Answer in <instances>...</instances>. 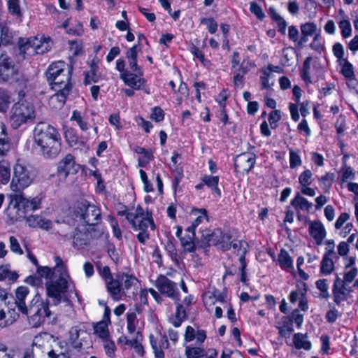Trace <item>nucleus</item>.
Returning <instances> with one entry per match:
<instances>
[{
    "instance_id": "nucleus-1",
    "label": "nucleus",
    "mask_w": 358,
    "mask_h": 358,
    "mask_svg": "<svg viewBox=\"0 0 358 358\" xmlns=\"http://www.w3.org/2000/svg\"><path fill=\"white\" fill-rule=\"evenodd\" d=\"M34 138L45 158H55L60 152L61 137L54 127L44 122L38 123L34 130Z\"/></svg>"
},
{
    "instance_id": "nucleus-2",
    "label": "nucleus",
    "mask_w": 358,
    "mask_h": 358,
    "mask_svg": "<svg viewBox=\"0 0 358 358\" xmlns=\"http://www.w3.org/2000/svg\"><path fill=\"white\" fill-rule=\"evenodd\" d=\"M118 215H124L131 228L134 231H139L137 238L142 243L149 238V228L152 231L155 229L152 214L148 211H145L139 206L133 209L119 211Z\"/></svg>"
},
{
    "instance_id": "nucleus-3",
    "label": "nucleus",
    "mask_w": 358,
    "mask_h": 358,
    "mask_svg": "<svg viewBox=\"0 0 358 358\" xmlns=\"http://www.w3.org/2000/svg\"><path fill=\"white\" fill-rule=\"evenodd\" d=\"M18 95L20 101L13 106L10 111V123L14 129L33 122L36 117L35 107L31 101L25 99L24 91H20Z\"/></svg>"
},
{
    "instance_id": "nucleus-4",
    "label": "nucleus",
    "mask_w": 358,
    "mask_h": 358,
    "mask_svg": "<svg viewBox=\"0 0 358 358\" xmlns=\"http://www.w3.org/2000/svg\"><path fill=\"white\" fill-rule=\"evenodd\" d=\"M69 214L64 215L62 222L71 224L73 222L88 225H94L100 220V210L94 205L90 204L86 201L78 202L71 212L68 210Z\"/></svg>"
},
{
    "instance_id": "nucleus-5",
    "label": "nucleus",
    "mask_w": 358,
    "mask_h": 358,
    "mask_svg": "<svg viewBox=\"0 0 358 358\" xmlns=\"http://www.w3.org/2000/svg\"><path fill=\"white\" fill-rule=\"evenodd\" d=\"M52 89L69 87L71 71L64 62L58 61L50 64L46 73Z\"/></svg>"
},
{
    "instance_id": "nucleus-6",
    "label": "nucleus",
    "mask_w": 358,
    "mask_h": 358,
    "mask_svg": "<svg viewBox=\"0 0 358 358\" xmlns=\"http://www.w3.org/2000/svg\"><path fill=\"white\" fill-rule=\"evenodd\" d=\"M203 301L209 312L214 310L217 318H220L222 316V310H225L230 305L227 294L217 289L204 293Z\"/></svg>"
},
{
    "instance_id": "nucleus-7",
    "label": "nucleus",
    "mask_w": 358,
    "mask_h": 358,
    "mask_svg": "<svg viewBox=\"0 0 358 358\" xmlns=\"http://www.w3.org/2000/svg\"><path fill=\"white\" fill-rule=\"evenodd\" d=\"M52 45L50 38L43 36L21 39L19 43L20 52L27 55L47 52L51 49Z\"/></svg>"
},
{
    "instance_id": "nucleus-8",
    "label": "nucleus",
    "mask_w": 358,
    "mask_h": 358,
    "mask_svg": "<svg viewBox=\"0 0 358 358\" xmlns=\"http://www.w3.org/2000/svg\"><path fill=\"white\" fill-rule=\"evenodd\" d=\"M13 177L10 189L13 192H20L29 187L33 182V176L27 168L20 161L13 167Z\"/></svg>"
},
{
    "instance_id": "nucleus-9",
    "label": "nucleus",
    "mask_w": 358,
    "mask_h": 358,
    "mask_svg": "<svg viewBox=\"0 0 358 358\" xmlns=\"http://www.w3.org/2000/svg\"><path fill=\"white\" fill-rule=\"evenodd\" d=\"M50 314L48 303L38 298L34 299L31 305L28 308L27 316L29 317V324L33 327H39Z\"/></svg>"
},
{
    "instance_id": "nucleus-10",
    "label": "nucleus",
    "mask_w": 358,
    "mask_h": 358,
    "mask_svg": "<svg viewBox=\"0 0 358 358\" xmlns=\"http://www.w3.org/2000/svg\"><path fill=\"white\" fill-rule=\"evenodd\" d=\"M71 282L70 276L55 277L46 283L47 292L49 297L52 298L55 303H59L67 291Z\"/></svg>"
},
{
    "instance_id": "nucleus-11",
    "label": "nucleus",
    "mask_w": 358,
    "mask_h": 358,
    "mask_svg": "<svg viewBox=\"0 0 358 358\" xmlns=\"http://www.w3.org/2000/svg\"><path fill=\"white\" fill-rule=\"evenodd\" d=\"M203 240L208 245H218L223 250H228L231 248V236L227 234H223L220 230L217 229L213 232L207 231L202 235Z\"/></svg>"
},
{
    "instance_id": "nucleus-12",
    "label": "nucleus",
    "mask_w": 358,
    "mask_h": 358,
    "mask_svg": "<svg viewBox=\"0 0 358 358\" xmlns=\"http://www.w3.org/2000/svg\"><path fill=\"white\" fill-rule=\"evenodd\" d=\"M9 199L6 214L10 219L17 220L24 217L26 213L23 207V196L22 194L10 195Z\"/></svg>"
},
{
    "instance_id": "nucleus-13",
    "label": "nucleus",
    "mask_w": 358,
    "mask_h": 358,
    "mask_svg": "<svg viewBox=\"0 0 358 358\" xmlns=\"http://www.w3.org/2000/svg\"><path fill=\"white\" fill-rule=\"evenodd\" d=\"M18 74L13 59L7 55L0 56V78L4 81L14 80Z\"/></svg>"
},
{
    "instance_id": "nucleus-14",
    "label": "nucleus",
    "mask_w": 358,
    "mask_h": 358,
    "mask_svg": "<svg viewBox=\"0 0 358 358\" xmlns=\"http://www.w3.org/2000/svg\"><path fill=\"white\" fill-rule=\"evenodd\" d=\"M155 285L162 294L173 300H178L177 285L166 276H159L155 281Z\"/></svg>"
},
{
    "instance_id": "nucleus-15",
    "label": "nucleus",
    "mask_w": 358,
    "mask_h": 358,
    "mask_svg": "<svg viewBox=\"0 0 358 358\" xmlns=\"http://www.w3.org/2000/svg\"><path fill=\"white\" fill-rule=\"evenodd\" d=\"M52 339V336L47 334H45L43 336H36L33 341L31 353L37 358L48 357V350H50Z\"/></svg>"
},
{
    "instance_id": "nucleus-16",
    "label": "nucleus",
    "mask_w": 358,
    "mask_h": 358,
    "mask_svg": "<svg viewBox=\"0 0 358 358\" xmlns=\"http://www.w3.org/2000/svg\"><path fill=\"white\" fill-rule=\"evenodd\" d=\"M120 78L124 83L132 88L133 90H139L143 89V86L145 83L142 71L125 72L120 75Z\"/></svg>"
},
{
    "instance_id": "nucleus-17",
    "label": "nucleus",
    "mask_w": 358,
    "mask_h": 358,
    "mask_svg": "<svg viewBox=\"0 0 358 358\" xmlns=\"http://www.w3.org/2000/svg\"><path fill=\"white\" fill-rule=\"evenodd\" d=\"M255 163V155L250 152L241 154L234 160L236 170L241 173H248L253 167Z\"/></svg>"
},
{
    "instance_id": "nucleus-18",
    "label": "nucleus",
    "mask_w": 358,
    "mask_h": 358,
    "mask_svg": "<svg viewBox=\"0 0 358 358\" xmlns=\"http://www.w3.org/2000/svg\"><path fill=\"white\" fill-rule=\"evenodd\" d=\"M335 243L332 239H328L324 242V255L321 262V272L323 274H329L334 269V263L329 257L334 252Z\"/></svg>"
},
{
    "instance_id": "nucleus-19",
    "label": "nucleus",
    "mask_w": 358,
    "mask_h": 358,
    "mask_svg": "<svg viewBox=\"0 0 358 358\" xmlns=\"http://www.w3.org/2000/svg\"><path fill=\"white\" fill-rule=\"evenodd\" d=\"M358 274L356 266V259L354 257H346L344 259L343 281L344 284L352 282Z\"/></svg>"
},
{
    "instance_id": "nucleus-20",
    "label": "nucleus",
    "mask_w": 358,
    "mask_h": 358,
    "mask_svg": "<svg viewBox=\"0 0 358 358\" xmlns=\"http://www.w3.org/2000/svg\"><path fill=\"white\" fill-rule=\"evenodd\" d=\"M78 166L74 162L71 155H67L58 164L57 171L59 175L65 178L69 174L77 172Z\"/></svg>"
},
{
    "instance_id": "nucleus-21",
    "label": "nucleus",
    "mask_w": 358,
    "mask_h": 358,
    "mask_svg": "<svg viewBox=\"0 0 358 358\" xmlns=\"http://www.w3.org/2000/svg\"><path fill=\"white\" fill-rule=\"evenodd\" d=\"M190 217L192 219V224L187 228V231L194 235L195 229L200 224L208 221L207 211L205 208H194L191 210Z\"/></svg>"
},
{
    "instance_id": "nucleus-22",
    "label": "nucleus",
    "mask_w": 358,
    "mask_h": 358,
    "mask_svg": "<svg viewBox=\"0 0 358 358\" xmlns=\"http://www.w3.org/2000/svg\"><path fill=\"white\" fill-rule=\"evenodd\" d=\"M29 293V289L27 287L20 286L15 292V304L22 314L28 315V308L26 305L25 299Z\"/></svg>"
},
{
    "instance_id": "nucleus-23",
    "label": "nucleus",
    "mask_w": 358,
    "mask_h": 358,
    "mask_svg": "<svg viewBox=\"0 0 358 358\" xmlns=\"http://www.w3.org/2000/svg\"><path fill=\"white\" fill-rule=\"evenodd\" d=\"M108 292L114 301H120L123 295L119 275L105 283Z\"/></svg>"
},
{
    "instance_id": "nucleus-24",
    "label": "nucleus",
    "mask_w": 358,
    "mask_h": 358,
    "mask_svg": "<svg viewBox=\"0 0 358 358\" xmlns=\"http://www.w3.org/2000/svg\"><path fill=\"white\" fill-rule=\"evenodd\" d=\"M54 90L55 91H57V93L50 97V105L56 109L60 108L65 103L66 98L70 92V87H57V89H54Z\"/></svg>"
},
{
    "instance_id": "nucleus-25",
    "label": "nucleus",
    "mask_w": 358,
    "mask_h": 358,
    "mask_svg": "<svg viewBox=\"0 0 358 358\" xmlns=\"http://www.w3.org/2000/svg\"><path fill=\"white\" fill-rule=\"evenodd\" d=\"M71 120L76 123L80 130L87 133L92 127L91 121L89 116L79 110H73L71 117Z\"/></svg>"
},
{
    "instance_id": "nucleus-26",
    "label": "nucleus",
    "mask_w": 358,
    "mask_h": 358,
    "mask_svg": "<svg viewBox=\"0 0 358 358\" xmlns=\"http://www.w3.org/2000/svg\"><path fill=\"white\" fill-rule=\"evenodd\" d=\"M90 234L83 228L76 229L73 236V245L75 248L80 250L89 244Z\"/></svg>"
},
{
    "instance_id": "nucleus-27",
    "label": "nucleus",
    "mask_w": 358,
    "mask_h": 358,
    "mask_svg": "<svg viewBox=\"0 0 358 358\" xmlns=\"http://www.w3.org/2000/svg\"><path fill=\"white\" fill-rule=\"evenodd\" d=\"M206 338V331L201 329H195L191 326H187L184 335V340L186 343H189L196 340V343L200 345L203 343Z\"/></svg>"
},
{
    "instance_id": "nucleus-28",
    "label": "nucleus",
    "mask_w": 358,
    "mask_h": 358,
    "mask_svg": "<svg viewBox=\"0 0 358 358\" xmlns=\"http://www.w3.org/2000/svg\"><path fill=\"white\" fill-rule=\"evenodd\" d=\"M85 334V329L83 325L79 324L71 328L69 331V342L75 348L82 346V339L80 338Z\"/></svg>"
},
{
    "instance_id": "nucleus-29",
    "label": "nucleus",
    "mask_w": 358,
    "mask_h": 358,
    "mask_svg": "<svg viewBox=\"0 0 358 358\" xmlns=\"http://www.w3.org/2000/svg\"><path fill=\"white\" fill-rule=\"evenodd\" d=\"M275 327L282 337L289 338L294 331L292 320L288 317L283 316L280 320L276 322Z\"/></svg>"
},
{
    "instance_id": "nucleus-30",
    "label": "nucleus",
    "mask_w": 358,
    "mask_h": 358,
    "mask_svg": "<svg viewBox=\"0 0 358 358\" xmlns=\"http://www.w3.org/2000/svg\"><path fill=\"white\" fill-rule=\"evenodd\" d=\"M301 185V192L307 196L313 195V189L308 187L312 182V173L310 170H306L301 173L299 178Z\"/></svg>"
},
{
    "instance_id": "nucleus-31",
    "label": "nucleus",
    "mask_w": 358,
    "mask_h": 358,
    "mask_svg": "<svg viewBox=\"0 0 358 358\" xmlns=\"http://www.w3.org/2000/svg\"><path fill=\"white\" fill-rule=\"evenodd\" d=\"M3 305H0V327H5L12 324L18 317V313L14 310H8L6 313Z\"/></svg>"
},
{
    "instance_id": "nucleus-32",
    "label": "nucleus",
    "mask_w": 358,
    "mask_h": 358,
    "mask_svg": "<svg viewBox=\"0 0 358 358\" xmlns=\"http://www.w3.org/2000/svg\"><path fill=\"white\" fill-rule=\"evenodd\" d=\"M346 285L347 284H344L343 280L341 284L336 282L334 285V301L337 304H339L341 301L347 299L348 296L352 292L350 289H348L346 287Z\"/></svg>"
},
{
    "instance_id": "nucleus-33",
    "label": "nucleus",
    "mask_w": 358,
    "mask_h": 358,
    "mask_svg": "<svg viewBox=\"0 0 358 358\" xmlns=\"http://www.w3.org/2000/svg\"><path fill=\"white\" fill-rule=\"evenodd\" d=\"M278 262L282 269L288 272L293 271V259L287 250L282 249L280 251V253L278 255Z\"/></svg>"
},
{
    "instance_id": "nucleus-34",
    "label": "nucleus",
    "mask_w": 358,
    "mask_h": 358,
    "mask_svg": "<svg viewBox=\"0 0 358 358\" xmlns=\"http://www.w3.org/2000/svg\"><path fill=\"white\" fill-rule=\"evenodd\" d=\"M27 222L31 227H40L43 229L51 228L52 222L40 215H31L27 218Z\"/></svg>"
},
{
    "instance_id": "nucleus-35",
    "label": "nucleus",
    "mask_w": 358,
    "mask_h": 358,
    "mask_svg": "<svg viewBox=\"0 0 358 358\" xmlns=\"http://www.w3.org/2000/svg\"><path fill=\"white\" fill-rule=\"evenodd\" d=\"M62 27L69 34L80 36L83 34V24L79 22H73L71 19L66 20L62 24Z\"/></svg>"
},
{
    "instance_id": "nucleus-36",
    "label": "nucleus",
    "mask_w": 358,
    "mask_h": 358,
    "mask_svg": "<svg viewBox=\"0 0 358 358\" xmlns=\"http://www.w3.org/2000/svg\"><path fill=\"white\" fill-rule=\"evenodd\" d=\"M107 321H101L94 327V334L103 341L110 338Z\"/></svg>"
},
{
    "instance_id": "nucleus-37",
    "label": "nucleus",
    "mask_w": 358,
    "mask_h": 358,
    "mask_svg": "<svg viewBox=\"0 0 358 358\" xmlns=\"http://www.w3.org/2000/svg\"><path fill=\"white\" fill-rule=\"evenodd\" d=\"M326 236L327 231L324 225L321 222L315 220V244L324 245Z\"/></svg>"
},
{
    "instance_id": "nucleus-38",
    "label": "nucleus",
    "mask_w": 358,
    "mask_h": 358,
    "mask_svg": "<svg viewBox=\"0 0 358 358\" xmlns=\"http://www.w3.org/2000/svg\"><path fill=\"white\" fill-rule=\"evenodd\" d=\"M301 36L298 41V46H303L313 35V23L308 22L301 26Z\"/></svg>"
},
{
    "instance_id": "nucleus-39",
    "label": "nucleus",
    "mask_w": 358,
    "mask_h": 358,
    "mask_svg": "<svg viewBox=\"0 0 358 358\" xmlns=\"http://www.w3.org/2000/svg\"><path fill=\"white\" fill-rule=\"evenodd\" d=\"M202 182L207 185L213 193H215L218 197L221 196V191L218 187L219 177L213 176H204Z\"/></svg>"
},
{
    "instance_id": "nucleus-40",
    "label": "nucleus",
    "mask_w": 358,
    "mask_h": 358,
    "mask_svg": "<svg viewBox=\"0 0 358 358\" xmlns=\"http://www.w3.org/2000/svg\"><path fill=\"white\" fill-rule=\"evenodd\" d=\"M122 293L125 294L126 291L131 289L133 287H134L138 283V280L136 278L131 275L128 274H122L119 275Z\"/></svg>"
},
{
    "instance_id": "nucleus-41",
    "label": "nucleus",
    "mask_w": 358,
    "mask_h": 358,
    "mask_svg": "<svg viewBox=\"0 0 358 358\" xmlns=\"http://www.w3.org/2000/svg\"><path fill=\"white\" fill-rule=\"evenodd\" d=\"M10 145L7 134L6 132V126L0 122V156H4L9 150Z\"/></svg>"
},
{
    "instance_id": "nucleus-42",
    "label": "nucleus",
    "mask_w": 358,
    "mask_h": 358,
    "mask_svg": "<svg viewBox=\"0 0 358 358\" xmlns=\"http://www.w3.org/2000/svg\"><path fill=\"white\" fill-rule=\"evenodd\" d=\"M18 277L19 275L16 271H12L9 265L6 264L0 266V281L7 280L15 282Z\"/></svg>"
},
{
    "instance_id": "nucleus-43",
    "label": "nucleus",
    "mask_w": 358,
    "mask_h": 358,
    "mask_svg": "<svg viewBox=\"0 0 358 358\" xmlns=\"http://www.w3.org/2000/svg\"><path fill=\"white\" fill-rule=\"evenodd\" d=\"M341 65V73L348 80V82L355 80V75L353 66L347 59H342L340 62Z\"/></svg>"
},
{
    "instance_id": "nucleus-44",
    "label": "nucleus",
    "mask_w": 358,
    "mask_h": 358,
    "mask_svg": "<svg viewBox=\"0 0 358 358\" xmlns=\"http://www.w3.org/2000/svg\"><path fill=\"white\" fill-rule=\"evenodd\" d=\"M311 62L312 58L308 57L303 62L301 70V76L306 85L311 83Z\"/></svg>"
},
{
    "instance_id": "nucleus-45",
    "label": "nucleus",
    "mask_w": 358,
    "mask_h": 358,
    "mask_svg": "<svg viewBox=\"0 0 358 358\" xmlns=\"http://www.w3.org/2000/svg\"><path fill=\"white\" fill-rule=\"evenodd\" d=\"M205 350L199 346L189 345L185 346V354L187 358H202L204 357Z\"/></svg>"
},
{
    "instance_id": "nucleus-46",
    "label": "nucleus",
    "mask_w": 358,
    "mask_h": 358,
    "mask_svg": "<svg viewBox=\"0 0 358 358\" xmlns=\"http://www.w3.org/2000/svg\"><path fill=\"white\" fill-rule=\"evenodd\" d=\"M293 341L294 346L298 349L310 350L311 348V343L307 341L306 336L303 334H294Z\"/></svg>"
},
{
    "instance_id": "nucleus-47",
    "label": "nucleus",
    "mask_w": 358,
    "mask_h": 358,
    "mask_svg": "<svg viewBox=\"0 0 358 358\" xmlns=\"http://www.w3.org/2000/svg\"><path fill=\"white\" fill-rule=\"evenodd\" d=\"M55 266L54 267V273L55 277L69 276L66 266L64 265L62 259L59 257H55Z\"/></svg>"
},
{
    "instance_id": "nucleus-48",
    "label": "nucleus",
    "mask_w": 358,
    "mask_h": 358,
    "mask_svg": "<svg viewBox=\"0 0 358 358\" xmlns=\"http://www.w3.org/2000/svg\"><path fill=\"white\" fill-rule=\"evenodd\" d=\"M136 315L134 312L127 313V329L130 334L138 335V332L136 331Z\"/></svg>"
},
{
    "instance_id": "nucleus-49",
    "label": "nucleus",
    "mask_w": 358,
    "mask_h": 358,
    "mask_svg": "<svg viewBox=\"0 0 358 358\" xmlns=\"http://www.w3.org/2000/svg\"><path fill=\"white\" fill-rule=\"evenodd\" d=\"M10 177V165L5 161L0 162V182L6 184Z\"/></svg>"
},
{
    "instance_id": "nucleus-50",
    "label": "nucleus",
    "mask_w": 358,
    "mask_h": 358,
    "mask_svg": "<svg viewBox=\"0 0 358 358\" xmlns=\"http://www.w3.org/2000/svg\"><path fill=\"white\" fill-rule=\"evenodd\" d=\"M41 199L38 196L32 198L31 199H26L23 196V207L25 210V213L28 210H35L40 208Z\"/></svg>"
},
{
    "instance_id": "nucleus-51",
    "label": "nucleus",
    "mask_w": 358,
    "mask_h": 358,
    "mask_svg": "<svg viewBox=\"0 0 358 358\" xmlns=\"http://www.w3.org/2000/svg\"><path fill=\"white\" fill-rule=\"evenodd\" d=\"M341 30V34L343 38H348L352 35V25L350 20H338L337 22Z\"/></svg>"
},
{
    "instance_id": "nucleus-52",
    "label": "nucleus",
    "mask_w": 358,
    "mask_h": 358,
    "mask_svg": "<svg viewBox=\"0 0 358 358\" xmlns=\"http://www.w3.org/2000/svg\"><path fill=\"white\" fill-rule=\"evenodd\" d=\"M292 206L296 208H299L302 210H309L311 207V203L308 202L305 198L297 196L292 201Z\"/></svg>"
},
{
    "instance_id": "nucleus-53",
    "label": "nucleus",
    "mask_w": 358,
    "mask_h": 358,
    "mask_svg": "<svg viewBox=\"0 0 358 358\" xmlns=\"http://www.w3.org/2000/svg\"><path fill=\"white\" fill-rule=\"evenodd\" d=\"M316 286L318 290L320 291V294L318 297L324 299V301H327L329 298V287L327 283L326 280H320L316 282Z\"/></svg>"
},
{
    "instance_id": "nucleus-54",
    "label": "nucleus",
    "mask_w": 358,
    "mask_h": 358,
    "mask_svg": "<svg viewBox=\"0 0 358 358\" xmlns=\"http://www.w3.org/2000/svg\"><path fill=\"white\" fill-rule=\"evenodd\" d=\"M12 101L9 93L0 89V112L6 111Z\"/></svg>"
},
{
    "instance_id": "nucleus-55",
    "label": "nucleus",
    "mask_w": 358,
    "mask_h": 358,
    "mask_svg": "<svg viewBox=\"0 0 358 358\" xmlns=\"http://www.w3.org/2000/svg\"><path fill=\"white\" fill-rule=\"evenodd\" d=\"M355 173L350 166H343L339 172V178L341 182L352 180L355 178Z\"/></svg>"
},
{
    "instance_id": "nucleus-56",
    "label": "nucleus",
    "mask_w": 358,
    "mask_h": 358,
    "mask_svg": "<svg viewBox=\"0 0 358 358\" xmlns=\"http://www.w3.org/2000/svg\"><path fill=\"white\" fill-rule=\"evenodd\" d=\"M150 343L155 353V357L164 358V353L162 350L160 341H159L153 335H150Z\"/></svg>"
},
{
    "instance_id": "nucleus-57",
    "label": "nucleus",
    "mask_w": 358,
    "mask_h": 358,
    "mask_svg": "<svg viewBox=\"0 0 358 358\" xmlns=\"http://www.w3.org/2000/svg\"><path fill=\"white\" fill-rule=\"evenodd\" d=\"M59 345H54L50 343L48 358H66V350L59 348Z\"/></svg>"
},
{
    "instance_id": "nucleus-58",
    "label": "nucleus",
    "mask_w": 358,
    "mask_h": 358,
    "mask_svg": "<svg viewBox=\"0 0 358 358\" xmlns=\"http://www.w3.org/2000/svg\"><path fill=\"white\" fill-rule=\"evenodd\" d=\"M103 346L107 356L110 358L115 357L117 348L115 343L110 338L103 341Z\"/></svg>"
},
{
    "instance_id": "nucleus-59",
    "label": "nucleus",
    "mask_w": 358,
    "mask_h": 358,
    "mask_svg": "<svg viewBox=\"0 0 358 358\" xmlns=\"http://www.w3.org/2000/svg\"><path fill=\"white\" fill-rule=\"evenodd\" d=\"M99 78L100 76L97 73V67L95 66H92L90 70L85 73V83L86 84H90L92 82L96 83L99 81Z\"/></svg>"
},
{
    "instance_id": "nucleus-60",
    "label": "nucleus",
    "mask_w": 358,
    "mask_h": 358,
    "mask_svg": "<svg viewBox=\"0 0 358 358\" xmlns=\"http://www.w3.org/2000/svg\"><path fill=\"white\" fill-rule=\"evenodd\" d=\"M8 8L9 13L15 16H21V9L20 6L19 0H8Z\"/></svg>"
},
{
    "instance_id": "nucleus-61",
    "label": "nucleus",
    "mask_w": 358,
    "mask_h": 358,
    "mask_svg": "<svg viewBox=\"0 0 358 358\" xmlns=\"http://www.w3.org/2000/svg\"><path fill=\"white\" fill-rule=\"evenodd\" d=\"M289 166L291 169H294L301 164V159L298 152L289 149Z\"/></svg>"
},
{
    "instance_id": "nucleus-62",
    "label": "nucleus",
    "mask_w": 358,
    "mask_h": 358,
    "mask_svg": "<svg viewBox=\"0 0 358 358\" xmlns=\"http://www.w3.org/2000/svg\"><path fill=\"white\" fill-rule=\"evenodd\" d=\"M140 177L142 182L143 183V189L146 192H152L154 191V187L152 184L148 180V178L145 171L143 169H140L139 171Z\"/></svg>"
},
{
    "instance_id": "nucleus-63",
    "label": "nucleus",
    "mask_w": 358,
    "mask_h": 358,
    "mask_svg": "<svg viewBox=\"0 0 358 358\" xmlns=\"http://www.w3.org/2000/svg\"><path fill=\"white\" fill-rule=\"evenodd\" d=\"M37 273L38 275L44 278L48 279V278H55V275L54 273V269L52 270L48 266H38L37 267Z\"/></svg>"
},
{
    "instance_id": "nucleus-64",
    "label": "nucleus",
    "mask_w": 358,
    "mask_h": 358,
    "mask_svg": "<svg viewBox=\"0 0 358 358\" xmlns=\"http://www.w3.org/2000/svg\"><path fill=\"white\" fill-rule=\"evenodd\" d=\"M334 178V176L333 173H327V174H325V176L322 177V178L320 179V186L324 189H329L331 185Z\"/></svg>"
}]
</instances>
